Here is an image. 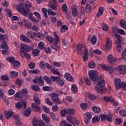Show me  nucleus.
Returning a JSON list of instances; mask_svg holds the SVG:
<instances>
[{
  "instance_id": "obj_23",
  "label": "nucleus",
  "mask_w": 126,
  "mask_h": 126,
  "mask_svg": "<svg viewBox=\"0 0 126 126\" xmlns=\"http://www.w3.org/2000/svg\"><path fill=\"white\" fill-rule=\"evenodd\" d=\"M20 39L21 41H23V42H25V43H29L31 41L27 36L24 35H20Z\"/></svg>"
},
{
  "instance_id": "obj_2",
  "label": "nucleus",
  "mask_w": 126,
  "mask_h": 126,
  "mask_svg": "<svg viewBox=\"0 0 126 126\" xmlns=\"http://www.w3.org/2000/svg\"><path fill=\"white\" fill-rule=\"evenodd\" d=\"M29 52V46L27 44L22 43L21 44L20 56L22 58H25L26 60L30 59V54L28 53Z\"/></svg>"
},
{
  "instance_id": "obj_49",
  "label": "nucleus",
  "mask_w": 126,
  "mask_h": 126,
  "mask_svg": "<svg viewBox=\"0 0 126 126\" xmlns=\"http://www.w3.org/2000/svg\"><path fill=\"white\" fill-rule=\"evenodd\" d=\"M42 118L45 123H50V121H51L50 119V117L46 116L45 115H42Z\"/></svg>"
},
{
  "instance_id": "obj_28",
  "label": "nucleus",
  "mask_w": 126,
  "mask_h": 126,
  "mask_svg": "<svg viewBox=\"0 0 126 126\" xmlns=\"http://www.w3.org/2000/svg\"><path fill=\"white\" fill-rule=\"evenodd\" d=\"M37 84H38L39 86H44V85H45V82L43 80V79H42V76H40L38 78Z\"/></svg>"
},
{
  "instance_id": "obj_58",
  "label": "nucleus",
  "mask_w": 126,
  "mask_h": 126,
  "mask_svg": "<svg viewBox=\"0 0 126 126\" xmlns=\"http://www.w3.org/2000/svg\"><path fill=\"white\" fill-rule=\"evenodd\" d=\"M52 72H53V74H57V75H59V77H62V76L61 73H60V71H59L58 70H57V69L55 70V69H53L52 70Z\"/></svg>"
},
{
  "instance_id": "obj_61",
  "label": "nucleus",
  "mask_w": 126,
  "mask_h": 126,
  "mask_svg": "<svg viewBox=\"0 0 126 126\" xmlns=\"http://www.w3.org/2000/svg\"><path fill=\"white\" fill-rule=\"evenodd\" d=\"M56 3H54L53 2L54 4H52L50 5V8H51V9H53V10H57V2L56 1Z\"/></svg>"
},
{
  "instance_id": "obj_55",
  "label": "nucleus",
  "mask_w": 126,
  "mask_h": 126,
  "mask_svg": "<svg viewBox=\"0 0 126 126\" xmlns=\"http://www.w3.org/2000/svg\"><path fill=\"white\" fill-rule=\"evenodd\" d=\"M58 78H59V77H57L55 76H51L50 81H53V82H57L58 81Z\"/></svg>"
},
{
  "instance_id": "obj_48",
  "label": "nucleus",
  "mask_w": 126,
  "mask_h": 126,
  "mask_svg": "<svg viewBox=\"0 0 126 126\" xmlns=\"http://www.w3.org/2000/svg\"><path fill=\"white\" fill-rule=\"evenodd\" d=\"M62 11L64 13L67 12V5L65 3H63L62 5Z\"/></svg>"
},
{
  "instance_id": "obj_40",
  "label": "nucleus",
  "mask_w": 126,
  "mask_h": 126,
  "mask_svg": "<svg viewBox=\"0 0 126 126\" xmlns=\"http://www.w3.org/2000/svg\"><path fill=\"white\" fill-rule=\"evenodd\" d=\"M92 45H95L97 42V37L95 35H93L90 40Z\"/></svg>"
},
{
  "instance_id": "obj_31",
  "label": "nucleus",
  "mask_w": 126,
  "mask_h": 126,
  "mask_svg": "<svg viewBox=\"0 0 126 126\" xmlns=\"http://www.w3.org/2000/svg\"><path fill=\"white\" fill-rule=\"evenodd\" d=\"M71 90L73 93L75 94L78 92V87H77V85L75 84H73L71 85Z\"/></svg>"
},
{
  "instance_id": "obj_59",
  "label": "nucleus",
  "mask_w": 126,
  "mask_h": 126,
  "mask_svg": "<svg viewBox=\"0 0 126 126\" xmlns=\"http://www.w3.org/2000/svg\"><path fill=\"white\" fill-rule=\"evenodd\" d=\"M7 61L10 63H14V61H15V58L14 57H8L7 59Z\"/></svg>"
},
{
  "instance_id": "obj_30",
  "label": "nucleus",
  "mask_w": 126,
  "mask_h": 126,
  "mask_svg": "<svg viewBox=\"0 0 126 126\" xmlns=\"http://www.w3.org/2000/svg\"><path fill=\"white\" fill-rule=\"evenodd\" d=\"M1 49H8V45H7V42L6 40H3L0 44Z\"/></svg>"
},
{
  "instance_id": "obj_38",
  "label": "nucleus",
  "mask_w": 126,
  "mask_h": 126,
  "mask_svg": "<svg viewBox=\"0 0 126 126\" xmlns=\"http://www.w3.org/2000/svg\"><path fill=\"white\" fill-rule=\"evenodd\" d=\"M101 27L103 31H105V32H107L109 31V27L108 26V24L106 23H103L101 25Z\"/></svg>"
},
{
  "instance_id": "obj_56",
  "label": "nucleus",
  "mask_w": 126,
  "mask_h": 126,
  "mask_svg": "<svg viewBox=\"0 0 126 126\" xmlns=\"http://www.w3.org/2000/svg\"><path fill=\"white\" fill-rule=\"evenodd\" d=\"M119 114L122 117H126V110L125 109H122L119 111Z\"/></svg>"
},
{
  "instance_id": "obj_22",
  "label": "nucleus",
  "mask_w": 126,
  "mask_h": 126,
  "mask_svg": "<svg viewBox=\"0 0 126 126\" xmlns=\"http://www.w3.org/2000/svg\"><path fill=\"white\" fill-rule=\"evenodd\" d=\"M64 77L65 79L67 80V81H71V82L72 81H73V78L69 73H65L64 75Z\"/></svg>"
},
{
  "instance_id": "obj_47",
  "label": "nucleus",
  "mask_w": 126,
  "mask_h": 126,
  "mask_svg": "<svg viewBox=\"0 0 126 126\" xmlns=\"http://www.w3.org/2000/svg\"><path fill=\"white\" fill-rule=\"evenodd\" d=\"M42 79L45 81L47 84H51V80L50 78L47 77V76H44L42 77Z\"/></svg>"
},
{
  "instance_id": "obj_16",
  "label": "nucleus",
  "mask_w": 126,
  "mask_h": 126,
  "mask_svg": "<svg viewBox=\"0 0 126 126\" xmlns=\"http://www.w3.org/2000/svg\"><path fill=\"white\" fill-rule=\"evenodd\" d=\"M86 97H87L91 101H95L97 97L91 93H87L86 94Z\"/></svg>"
},
{
  "instance_id": "obj_21",
  "label": "nucleus",
  "mask_w": 126,
  "mask_h": 126,
  "mask_svg": "<svg viewBox=\"0 0 126 126\" xmlns=\"http://www.w3.org/2000/svg\"><path fill=\"white\" fill-rule=\"evenodd\" d=\"M24 25L25 27L27 29H31L32 24L31 22L28 19H24Z\"/></svg>"
},
{
  "instance_id": "obj_25",
  "label": "nucleus",
  "mask_w": 126,
  "mask_h": 126,
  "mask_svg": "<svg viewBox=\"0 0 126 126\" xmlns=\"http://www.w3.org/2000/svg\"><path fill=\"white\" fill-rule=\"evenodd\" d=\"M31 113V108L27 107L24 112V116H25V117H28L30 116Z\"/></svg>"
},
{
  "instance_id": "obj_6",
  "label": "nucleus",
  "mask_w": 126,
  "mask_h": 126,
  "mask_svg": "<svg viewBox=\"0 0 126 126\" xmlns=\"http://www.w3.org/2000/svg\"><path fill=\"white\" fill-rule=\"evenodd\" d=\"M89 77L91 81H96L99 78H103L102 77L98 78V72L96 70H91L88 72Z\"/></svg>"
},
{
  "instance_id": "obj_4",
  "label": "nucleus",
  "mask_w": 126,
  "mask_h": 126,
  "mask_svg": "<svg viewBox=\"0 0 126 126\" xmlns=\"http://www.w3.org/2000/svg\"><path fill=\"white\" fill-rule=\"evenodd\" d=\"M32 7V4H31V2L27 1L25 4H19L17 6V10L19 12H20L21 14L23 13V11H25V12H26V10L28 9H30Z\"/></svg>"
},
{
  "instance_id": "obj_63",
  "label": "nucleus",
  "mask_w": 126,
  "mask_h": 126,
  "mask_svg": "<svg viewBox=\"0 0 126 126\" xmlns=\"http://www.w3.org/2000/svg\"><path fill=\"white\" fill-rule=\"evenodd\" d=\"M13 66H14V67H16L17 66H20V62L18 61L15 60L13 63Z\"/></svg>"
},
{
  "instance_id": "obj_46",
  "label": "nucleus",
  "mask_w": 126,
  "mask_h": 126,
  "mask_svg": "<svg viewBox=\"0 0 126 126\" xmlns=\"http://www.w3.org/2000/svg\"><path fill=\"white\" fill-rule=\"evenodd\" d=\"M84 117L88 120H91L92 119V116L91 115V113L90 112H87L84 114Z\"/></svg>"
},
{
  "instance_id": "obj_1",
  "label": "nucleus",
  "mask_w": 126,
  "mask_h": 126,
  "mask_svg": "<svg viewBox=\"0 0 126 126\" xmlns=\"http://www.w3.org/2000/svg\"><path fill=\"white\" fill-rule=\"evenodd\" d=\"M118 29H119V28L116 26L112 27V31L113 32V34L115 36L114 38L116 39V43H115L116 50L120 52L122 51L123 46H124V40L121 35L117 33V32H118Z\"/></svg>"
},
{
  "instance_id": "obj_42",
  "label": "nucleus",
  "mask_w": 126,
  "mask_h": 126,
  "mask_svg": "<svg viewBox=\"0 0 126 126\" xmlns=\"http://www.w3.org/2000/svg\"><path fill=\"white\" fill-rule=\"evenodd\" d=\"M68 30V27L65 25H63L61 26V32H66Z\"/></svg>"
},
{
  "instance_id": "obj_44",
  "label": "nucleus",
  "mask_w": 126,
  "mask_h": 126,
  "mask_svg": "<svg viewBox=\"0 0 126 126\" xmlns=\"http://www.w3.org/2000/svg\"><path fill=\"white\" fill-rule=\"evenodd\" d=\"M51 44V49H54L55 51H58L60 49V46L55 43H50Z\"/></svg>"
},
{
  "instance_id": "obj_57",
  "label": "nucleus",
  "mask_w": 126,
  "mask_h": 126,
  "mask_svg": "<svg viewBox=\"0 0 126 126\" xmlns=\"http://www.w3.org/2000/svg\"><path fill=\"white\" fill-rule=\"evenodd\" d=\"M45 103L46 104H47V105H49V106H53L54 105V102L53 101H51L50 100V98H46L45 99Z\"/></svg>"
},
{
  "instance_id": "obj_15",
  "label": "nucleus",
  "mask_w": 126,
  "mask_h": 126,
  "mask_svg": "<svg viewBox=\"0 0 126 126\" xmlns=\"http://www.w3.org/2000/svg\"><path fill=\"white\" fill-rule=\"evenodd\" d=\"M39 104L36 103L35 102L32 103V111L34 112H39L41 110V107L39 106Z\"/></svg>"
},
{
  "instance_id": "obj_34",
  "label": "nucleus",
  "mask_w": 126,
  "mask_h": 126,
  "mask_svg": "<svg viewBox=\"0 0 126 126\" xmlns=\"http://www.w3.org/2000/svg\"><path fill=\"white\" fill-rule=\"evenodd\" d=\"M119 25L121 26L122 28H123L125 30H126V23L125 20H121L119 22Z\"/></svg>"
},
{
  "instance_id": "obj_35",
  "label": "nucleus",
  "mask_w": 126,
  "mask_h": 126,
  "mask_svg": "<svg viewBox=\"0 0 126 126\" xmlns=\"http://www.w3.org/2000/svg\"><path fill=\"white\" fill-rule=\"evenodd\" d=\"M31 87L33 91H36V92L40 91V87L38 85H32Z\"/></svg>"
},
{
  "instance_id": "obj_37",
  "label": "nucleus",
  "mask_w": 126,
  "mask_h": 126,
  "mask_svg": "<svg viewBox=\"0 0 126 126\" xmlns=\"http://www.w3.org/2000/svg\"><path fill=\"white\" fill-rule=\"evenodd\" d=\"M80 107L83 111H85L87 109V107H88V104L87 103H82L80 104Z\"/></svg>"
},
{
  "instance_id": "obj_13",
  "label": "nucleus",
  "mask_w": 126,
  "mask_h": 126,
  "mask_svg": "<svg viewBox=\"0 0 126 126\" xmlns=\"http://www.w3.org/2000/svg\"><path fill=\"white\" fill-rule=\"evenodd\" d=\"M118 70L120 74H122L123 75L126 74V66L123 65H119L118 67Z\"/></svg>"
},
{
  "instance_id": "obj_41",
  "label": "nucleus",
  "mask_w": 126,
  "mask_h": 126,
  "mask_svg": "<svg viewBox=\"0 0 126 126\" xmlns=\"http://www.w3.org/2000/svg\"><path fill=\"white\" fill-rule=\"evenodd\" d=\"M77 53L78 55H82V44H78L77 46Z\"/></svg>"
},
{
  "instance_id": "obj_17",
  "label": "nucleus",
  "mask_w": 126,
  "mask_h": 126,
  "mask_svg": "<svg viewBox=\"0 0 126 126\" xmlns=\"http://www.w3.org/2000/svg\"><path fill=\"white\" fill-rule=\"evenodd\" d=\"M54 39L52 40V42H53L55 44V45H58L59 43H60V36H59V34L57 33V32H54Z\"/></svg>"
},
{
  "instance_id": "obj_62",
  "label": "nucleus",
  "mask_w": 126,
  "mask_h": 126,
  "mask_svg": "<svg viewBox=\"0 0 126 126\" xmlns=\"http://www.w3.org/2000/svg\"><path fill=\"white\" fill-rule=\"evenodd\" d=\"M33 100L36 104H40V100H39L38 95L33 96Z\"/></svg>"
},
{
  "instance_id": "obj_9",
  "label": "nucleus",
  "mask_w": 126,
  "mask_h": 126,
  "mask_svg": "<svg viewBox=\"0 0 126 126\" xmlns=\"http://www.w3.org/2000/svg\"><path fill=\"white\" fill-rule=\"evenodd\" d=\"M114 85L118 89V88H124L126 89V84L124 82H122V80L120 78L115 79L114 80Z\"/></svg>"
},
{
  "instance_id": "obj_12",
  "label": "nucleus",
  "mask_w": 126,
  "mask_h": 126,
  "mask_svg": "<svg viewBox=\"0 0 126 126\" xmlns=\"http://www.w3.org/2000/svg\"><path fill=\"white\" fill-rule=\"evenodd\" d=\"M107 60L109 63L110 64H115V63H116V61H117L116 58H115V57H114L112 54H109L108 55Z\"/></svg>"
},
{
  "instance_id": "obj_36",
  "label": "nucleus",
  "mask_w": 126,
  "mask_h": 126,
  "mask_svg": "<svg viewBox=\"0 0 126 126\" xmlns=\"http://www.w3.org/2000/svg\"><path fill=\"white\" fill-rule=\"evenodd\" d=\"M98 122H100V117L94 116L92 120V124H95V123H98Z\"/></svg>"
},
{
  "instance_id": "obj_33",
  "label": "nucleus",
  "mask_w": 126,
  "mask_h": 126,
  "mask_svg": "<svg viewBox=\"0 0 126 126\" xmlns=\"http://www.w3.org/2000/svg\"><path fill=\"white\" fill-rule=\"evenodd\" d=\"M61 77V76L58 77L56 82L57 84H59L60 86H63V85H64V82H63V80L62 79Z\"/></svg>"
},
{
  "instance_id": "obj_26",
  "label": "nucleus",
  "mask_w": 126,
  "mask_h": 126,
  "mask_svg": "<svg viewBox=\"0 0 126 126\" xmlns=\"http://www.w3.org/2000/svg\"><path fill=\"white\" fill-rule=\"evenodd\" d=\"M92 110L95 113V114H99V113H101V109H100V107L96 106H93L92 107Z\"/></svg>"
},
{
  "instance_id": "obj_8",
  "label": "nucleus",
  "mask_w": 126,
  "mask_h": 126,
  "mask_svg": "<svg viewBox=\"0 0 126 126\" xmlns=\"http://www.w3.org/2000/svg\"><path fill=\"white\" fill-rule=\"evenodd\" d=\"M50 96L51 100L55 104H56V105H60V104L62 103V101L60 98H59V93H58V92L51 93Z\"/></svg>"
},
{
  "instance_id": "obj_24",
  "label": "nucleus",
  "mask_w": 126,
  "mask_h": 126,
  "mask_svg": "<svg viewBox=\"0 0 126 126\" xmlns=\"http://www.w3.org/2000/svg\"><path fill=\"white\" fill-rule=\"evenodd\" d=\"M66 109L67 111V115H73L75 114V109L74 108H68Z\"/></svg>"
},
{
  "instance_id": "obj_64",
  "label": "nucleus",
  "mask_w": 126,
  "mask_h": 126,
  "mask_svg": "<svg viewBox=\"0 0 126 126\" xmlns=\"http://www.w3.org/2000/svg\"><path fill=\"white\" fill-rule=\"evenodd\" d=\"M36 66V64L33 62H31L29 64V67L31 69H34Z\"/></svg>"
},
{
  "instance_id": "obj_5",
  "label": "nucleus",
  "mask_w": 126,
  "mask_h": 126,
  "mask_svg": "<svg viewBox=\"0 0 126 126\" xmlns=\"http://www.w3.org/2000/svg\"><path fill=\"white\" fill-rule=\"evenodd\" d=\"M21 14L25 16V17H28L29 19L31 21H32V22H33L34 24H36L37 23V19L35 18L34 16H33V13L31 12V9H28L26 12L23 11V12Z\"/></svg>"
},
{
  "instance_id": "obj_27",
  "label": "nucleus",
  "mask_w": 126,
  "mask_h": 126,
  "mask_svg": "<svg viewBox=\"0 0 126 126\" xmlns=\"http://www.w3.org/2000/svg\"><path fill=\"white\" fill-rule=\"evenodd\" d=\"M104 13V7H99L98 12L96 13V17H100L101 15H103Z\"/></svg>"
},
{
  "instance_id": "obj_11",
  "label": "nucleus",
  "mask_w": 126,
  "mask_h": 126,
  "mask_svg": "<svg viewBox=\"0 0 126 126\" xmlns=\"http://www.w3.org/2000/svg\"><path fill=\"white\" fill-rule=\"evenodd\" d=\"M66 120L68 123L72 124V125H76V126H78L79 125V122L76 120L75 117H73V115H67L66 116Z\"/></svg>"
},
{
  "instance_id": "obj_19",
  "label": "nucleus",
  "mask_w": 126,
  "mask_h": 126,
  "mask_svg": "<svg viewBox=\"0 0 126 126\" xmlns=\"http://www.w3.org/2000/svg\"><path fill=\"white\" fill-rule=\"evenodd\" d=\"M105 47L106 48V50H108V51L111 50V49L112 48V40H111V38H107Z\"/></svg>"
},
{
  "instance_id": "obj_10",
  "label": "nucleus",
  "mask_w": 126,
  "mask_h": 126,
  "mask_svg": "<svg viewBox=\"0 0 126 126\" xmlns=\"http://www.w3.org/2000/svg\"><path fill=\"white\" fill-rule=\"evenodd\" d=\"M100 66L103 70H106L108 73H113L115 70L114 66H109L105 64H101Z\"/></svg>"
},
{
  "instance_id": "obj_14",
  "label": "nucleus",
  "mask_w": 126,
  "mask_h": 126,
  "mask_svg": "<svg viewBox=\"0 0 126 126\" xmlns=\"http://www.w3.org/2000/svg\"><path fill=\"white\" fill-rule=\"evenodd\" d=\"M15 107L17 109H23V110H25L26 107H27V105L23 102H19L15 104Z\"/></svg>"
},
{
  "instance_id": "obj_20",
  "label": "nucleus",
  "mask_w": 126,
  "mask_h": 126,
  "mask_svg": "<svg viewBox=\"0 0 126 126\" xmlns=\"http://www.w3.org/2000/svg\"><path fill=\"white\" fill-rule=\"evenodd\" d=\"M103 99L107 103H113L114 101V97L112 96L105 95L103 97Z\"/></svg>"
},
{
  "instance_id": "obj_18",
  "label": "nucleus",
  "mask_w": 126,
  "mask_h": 126,
  "mask_svg": "<svg viewBox=\"0 0 126 126\" xmlns=\"http://www.w3.org/2000/svg\"><path fill=\"white\" fill-rule=\"evenodd\" d=\"M26 35L30 39H34L35 37H36L35 32H33V31H28L27 32Z\"/></svg>"
},
{
  "instance_id": "obj_51",
  "label": "nucleus",
  "mask_w": 126,
  "mask_h": 126,
  "mask_svg": "<svg viewBox=\"0 0 126 126\" xmlns=\"http://www.w3.org/2000/svg\"><path fill=\"white\" fill-rule=\"evenodd\" d=\"M32 126H38L39 123V120L37 118H34L32 120Z\"/></svg>"
},
{
  "instance_id": "obj_45",
  "label": "nucleus",
  "mask_w": 126,
  "mask_h": 126,
  "mask_svg": "<svg viewBox=\"0 0 126 126\" xmlns=\"http://www.w3.org/2000/svg\"><path fill=\"white\" fill-rule=\"evenodd\" d=\"M117 32L119 33V34H120V35H122V36H125V35L126 34V32L125 31V30H124V29H118Z\"/></svg>"
},
{
  "instance_id": "obj_54",
  "label": "nucleus",
  "mask_w": 126,
  "mask_h": 126,
  "mask_svg": "<svg viewBox=\"0 0 126 126\" xmlns=\"http://www.w3.org/2000/svg\"><path fill=\"white\" fill-rule=\"evenodd\" d=\"M47 13L49 15L51 14V15H57V12L53 11V10H52V9H48Z\"/></svg>"
},
{
  "instance_id": "obj_32",
  "label": "nucleus",
  "mask_w": 126,
  "mask_h": 126,
  "mask_svg": "<svg viewBox=\"0 0 126 126\" xmlns=\"http://www.w3.org/2000/svg\"><path fill=\"white\" fill-rule=\"evenodd\" d=\"M10 75L11 78H15L18 76V72L15 71H11L10 72Z\"/></svg>"
},
{
  "instance_id": "obj_7",
  "label": "nucleus",
  "mask_w": 126,
  "mask_h": 126,
  "mask_svg": "<svg viewBox=\"0 0 126 126\" xmlns=\"http://www.w3.org/2000/svg\"><path fill=\"white\" fill-rule=\"evenodd\" d=\"M100 120L101 122H105L106 120L108 123H112L113 122V114L109 113L108 114H106V113H102L99 115Z\"/></svg>"
},
{
  "instance_id": "obj_53",
  "label": "nucleus",
  "mask_w": 126,
  "mask_h": 126,
  "mask_svg": "<svg viewBox=\"0 0 126 126\" xmlns=\"http://www.w3.org/2000/svg\"><path fill=\"white\" fill-rule=\"evenodd\" d=\"M40 53V51L37 49H34L32 51V54L33 57H37Z\"/></svg>"
},
{
  "instance_id": "obj_50",
  "label": "nucleus",
  "mask_w": 126,
  "mask_h": 126,
  "mask_svg": "<svg viewBox=\"0 0 126 126\" xmlns=\"http://www.w3.org/2000/svg\"><path fill=\"white\" fill-rule=\"evenodd\" d=\"M91 10H92L91 5H90V4H87L86 5V11L87 13H90V12H91Z\"/></svg>"
},
{
  "instance_id": "obj_52",
  "label": "nucleus",
  "mask_w": 126,
  "mask_h": 126,
  "mask_svg": "<svg viewBox=\"0 0 126 126\" xmlns=\"http://www.w3.org/2000/svg\"><path fill=\"white\" fill-rule=\"evenodd\" d=\"M33 15H35L36 19H38V20H40L41 19V14H40V13L35 11L33 13Z\"/></svg>"
},
{
  "instance_id": "obj_3",
  "label": "nucleus",
  "mask_w": 126,
  "mask_h": 126,
  "mask_svg": "<svg viewBox=\"0 0 126 126\" xmlns=\"http://www.w3.org/2000/svg\"><path fill=\"white\" fill-rule=\"evenodd\" d=\"M106 83V81L105 80L103 79L102 78H98V82L97 83V85L98 87L97 89V92L98 94L100 95L105 93L107 91V89L105 88V84Z\"/></svg>"
},
{
  "instance_id": "obj_29",
  "label": "nucleus",
  "mask_w": 126,
  "mask_h": 126,
  "mask_svg": "<svg viewBox=\"0 0 126 126\" xmlns=\"http://www.w3.org/2000/svg\"><path fill=\"white\" fill-rule=\"evenodd\" d=\"M88 67L89 68H95L96 67V62L91 61L88 63Z\"/></svg>"
},
{
  "instance_id": "obj_43",
  "label": "nucleus",
  "mask_w": 126,
  "mask_h": 126,
  "mask_svg": "<svg viewBox=\"0 0 126 126\" xmlns=\"http://www.w3.org/2000/svg\"><path fill=\"white\" fill-rule=\"evenodd\" d=\"M60 113L61 117H65V116L67 115L66 109L64 108L63 109L61 110Z\"/></svg>"
},
{
  "instance_id": "obj_39",
  "label": "nucleus",
  "mask_w": 126,
  "mask_h": 126,
  "mask_svg": "<svg viewBox=\"0 0 126 126\" xmlns=\"http://www.w3.org/2000/svg\"><path fill=\"white\" fill-rule=\"evenodd\" d=\"M5 114H6V118L8 120V119H9V118H10V117L12 116V110L9 109L8 111H6L5 112Z\"/></svg>"
},
{
  "instance_id": "obj_60",
  "label": "nucleus",
  "mask_w": 126,
  "mask_h": 126,
  "mask_svg": "<svg viewBox=\"0 0 126 126\" xmlns=\"http://www.w3.org/2000/svg\"><path fill=\"white\" fill-rule=\"evenodd\" d=\"M42 110H43L45 113H47V114H49V113H50V108H49V107L43 106H42Z\"/></svg>"
}]
</instances>
